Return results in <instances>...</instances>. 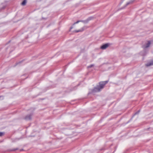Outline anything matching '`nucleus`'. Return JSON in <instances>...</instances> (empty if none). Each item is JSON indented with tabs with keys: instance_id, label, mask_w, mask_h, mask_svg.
<instances>
[{
	"instance_id": "obj_1",
	"label": "nucleus",
	"mask_w": 153,
	"mask_h": 153,
	"mask_svg": "<svg viewBox=\"0 0 153 153\" xmlns=\"http://www.w3.org/2000/svg\"><path fill=\"white\" fill-rule=\"evenodd\" d=\"M108 82V81L100 82L99 83V85L94 88L93 89V92H99L101 89H102L104 85Z\"/></svg>"
},
{
	"instance_id": "obj_2",
	"label": "nucleus",
	"mask_w": 153,
	"mask_h": 153,
	"mask_svg": "<svg viewBox=\"0 0 153 153\" xmlns=\"http://www.w3.org/2000/svg\"><path fill=\"white\" fill-rule=\"evenodd\" d=\"M91 17H89V18H88L86 20H85L78 21H77L76 22L74 23V24H76L78 23H79V22H82L83 23H87L90 20H91Z\"/></svg>"
},
{
	"instance_id": "obj_3",
	"label": "nucleus",
	"mask_w": 153,
	"mask_h": 153,
	"mask_svg": "<svg viewBox=\"0 0 153 153\" xmlns=\"http://www.w3.org/2000/svg\"><path fill=\"white\" fill-rule=\"evenodd\" d=\"M151 41H148L147 43H146L145 45H143V48L144 49L148 48L149 47L151 44Z\"/></svg>"
},
{
	"instance_id": "obj_4",
	"label": "nucleus",
	"mask_w": 153,
	"mask_h": 153,
	"mask_svg": "<svg viewBox=\"0 0 153 153\" xmlns=\"http://www.w3.org/2000/svg\"><path fill=\"white\" fill-rule=\"evenodd\" d=\"M32 114L27 115L25 118V120H31L32 119Z\"/></svg>"
},
{
	"instance_id": "obj_5",
	"label": "nucleus",
	"mask_w": 153,
	"mask_h": 153,
	"mask_svg": "<svg viewBox=\"0 0 153 153\" xmlns=\"http://www.w3.org/2000/svg\"><path fill=\"white\" fill-rule=\"evenodd\" d=\"M109 45L108 44H105L103 45L101 47V48L102 49L104 50L106 49L108 47Z\"/></svg>"
},
{
	"instance_id": "obj_6",
	"label": "nucleus",
	"mask_w": 153,
	"mask_h": 153,
	"mask_svg": "<svg viewBox=\"0 0 153 153\" xmlns=\"http://www.w3.org/2000/svg\"><path fill=\"white\" fill-rule=\"evenodd\" d=\"M146 66L148 67L153 65V60L148 63L146 65Z\"/></svg>"
},
{
	"instance_id": "obj_7",
	"label": "nucleus",
	"mask_w": 153,
	"mask_h": 153,
	"mask_svg": "<svg viewBox=\"0 0 153 153\" xmlns=\"http://www.w3.org/2000/svg\"><path fill=\"white\" fill-rule=\"evenodd\" d=\"M87 28V27L86 26H84L81 29L75 31V32L76 33H77L79 32H82L85 29Z\"/></svg>"
},
{
	"instance_id": "obj_8",
	"label": "nucleus",
	"mask_w": 153,
	"mask_h": 153,
	"mask_svg": "<svg viewBox=\"0 0 153 153\" xmlns=\"http://www.w3.org/2000/svg\"><path fill=\"white\" fill-rule=\"evenodd\" d=\"M134 0H131V1H130L126 3V5L125 6V7H126V6H127V5H128L129 4L132 3L134 1Z\"/></svg>"
},
{
	"instance_id": "obj_9",
	"label": "nucleus",
	"mask_w": 153,
	"mask_h": 153,
	"mask_svg": "<svg viewBox=\"0 0 153 153\" xmlns=\"http://www.w3.org/2000/svg\"><path fill=\"white\" fill-rule=\"evenodd\" d=\"M27 3V1L26 0H24L21 3V4L23 6L25 5Z\"/></svg>"
},
{
	"instance_id": "obj_10",
	"label": "nucleus",
	"mask_w": 153,
	"mask_h": 153,
	"mask_svg": "<svg viewBox=\"0 0 153 153\" xmlns=\"http://www.w3.org/2000/svg\"><path fill=\"white\" fill-rule=\"evenodd\" d=\"M4 133L2 132H0V137L1 136L3 135Z\"/></svg>"
},
{
	"instance_id": "obj_11",
	"label": "nucleus",
	"mask_w": 153,
	"mask_h": 153,
	"mask_svg": "<svg viewBox=\"0 0 153 153\" xmlns=\"http://www.w3.org/2000/svg\"><path fill=\"white\" fill-rule=\"evenodd\" d=\"M93 66V65H91L88 67V68H91Z\"/></svg>"
},
{
	"instance_id": "obj_12",
	"label": "nucleus",
	"mask_w": 153,
	"mask_h": 153,
	"mask_svg": "<svg viewBox=\"0 0 153 153\" xmlns=\"http://www.w3.org/2000/svg\"><path fill=\"white\" fill-rule=\"evenodd\" d=\"M139 112V111H138L137 112H136L135 113V114H134V115H135L136 114H138Z\"/></svg>"
},
{
	"instance_id": "obj_13",
	"label": "nucleus",
	"mask_w": 153,
	"mask_h": 153,
	"mask_svg": "<svg viewBox=\"0 0 153 153\" xmlns=\"http://www.w3.org/2000/svg\"><path fill=\"white\" fill-rule=\"evenodd\" d=\"M72 28H73V27H71L70 29H72Z\"/></svg>"
},
{
	"instance_id": "obj_14",
	"label": "nucleus",
	"mask_w": 153,
	"mask_h": 153,
	"mask_svg": "<svg viewBox=\"0 0 153 153\" xmlns=\"http://www.w3.org/2000/svg\"><path fill=\"white\" fill-rule=\"evenodd\" d=\"M17 149H14V150H14V151H15V150H17Z\"/></svg>"
}]
</instances>
